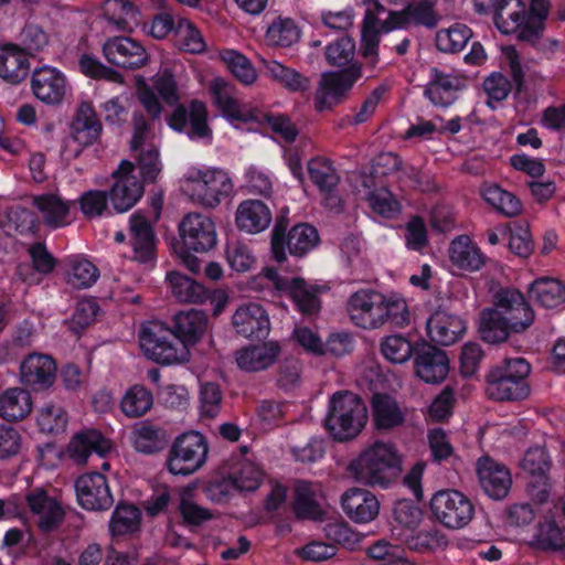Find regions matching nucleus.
<instances>
[{
    "label": "nucleus",
    "mask_w": 565,
    "mask_h": 565,
    "mask_svg": "<svg viewBox=\"0 0 565 565\" xmlns=\"http://www.w3.org/2000/svg\"><path fill=\"white\" fill-rule=\"evenodd\" d=\"M429 505L435 519L447 529H462L471 522L475 515L472 502L458 490L437 491L431 497Z\"/></svg>",
    "instance_id": "nucleus-11"
},
{
    "label": "nucleus",
    "mask_w": 565,
    "mask_h": 565,
    "mask_svg": "<svg viewBox=\"0 0 565 565\" xmlns=\"http://www.w3.org/2000/svg\"><path fill=\"white\" fill-rule=\"evenodd\" d=\"M308 173L311 181L321 190H333L340 178L332 163L324 158H315L308 162Z\"/></svg>",
    "instance_id": "nucleus-63"
},
{
    "label": "nucleus",
    "mask_w": 565,
    "mask_h": 565,
    "mask_svg": "<svg viewBox=\"0 0 565 565\" xmlns=\"http://www.w3.org/2000/svg\"><path fill=\"white\" fill-rule=\"evenodd\" d=\"M533 543L541 550H562L565 546V535L554 521L540 523Z\"/></svg>",
    "instance_id": "nucleus-64"
},
{
    "label": "nucleus",
    "mask_w": 565,
    "mask_h": 565,
    "mask_svg": "<svg viewBox=\"0 0 565 565\" xmlns=\"http://www.w3.org/2000/svg\"><path fill=\"white\" fill-rule=\"evenodd\" d=\"M32 407L31 394L25 388L10 387L0 393V417L7 422L24 419Z\"/></svg>",
    "instance_id": "nucleus-41"
},
{
    "label": "nucleus",
    "mask_w": 565,
    "mask_h": 565,
    "mask_svg": "<svg viewBox=\"0 0 565 565\" xmlns=\"http://www.w3.org/2000/svg\"><path fill=\"white\" fill-rule=\"evenodd\" d=\"M153 405L152 393L145 386H130L121 397L120 409L129 418L145 415Z\"/></svg>",
    "instance_id": "nucleus-53"
},
{
    "label": "nucleus",
    "mask_w": 565,
    "mask_h": 565,
    "mask_svg": "<svg viewBox=\"0 0 565 565\" xmlns=\"http://www.w3.org/2000/svg\"><path fill=\"white\" fill-rule=\"evenodd\" d=\"M98 277V268L87 258L81 255H74L66 258L65 279L73 288H89L97 281Z\"/></svg>",
    "instance_id": "nucleus-44"
},
{
    "label": "nucleus",
    "mask_w": 565,
    "mask_h": 565,
    "mask_svg": "<svg viewBox=\"0 0 565 565\" xmlns=\"http://www.w3.org/2000/svg\"><path fill=\"white\" fill-rule=\"evenodd\" d=\"M461 87L462 81L459 77L433 67L424 95L435 106L447 107L456 100L457 93Z\"/></svg>",
    "instance_id": "nucleus-35"
},
{
    "label": "nucleus",
    "mask_w": 565,
    "mask_h": 565,
    "mask_svg": "<svg viewBox=\"0 0 565 565\" xmlns=\"http://www.w3.org/2000/svg\"><path fill=\"white\" fill-rule=\"evenodd\" d=\"M512 330L508 316L498 310H483L480 318V333L484 341L498 343L505 341Z\"/></svg>",
    "instance_id": "nucleus-51"
},
{
    "label": "nucleus",
    "mask_w": 565,
    "mask_h": 565,
    "mask_svg": "<svg viewBox=\"0 0 565 565\" xmlns=\"http://www.w3.org/2000/svg\"><path fill=\"white\" fill-rule=\"evenodd\" d=\"M372 408L374 423L380 429H391L404 422V413L398 403L386 394H374Z\"/></svg>",
    "instance_id": "nucleus-48"
},
{
    "label": "nucleus",
    "mask_w": 565,
    "mask_h": 565,
    "mask_svg": "<svg viewBox=\"0 0 565 565\" xmlns=\"http://www.w3.org/2000/svg\"><path fill=\"white\" fill-rule=\"evenodd\" d=\"M113 178L110 203L118 213L127 212L141 199L143 184L135 174V166L127 160L121 161Z\"/></svg>",
    "instance_id": "nucleus-16"
},
{
    "label": "nucleus",
    "mask_w": 565,
    "mask_h": 565,
    "mask_svg": "<svg viewBox=\"0 0 565 565\" xmlns=\"http://www.w3.org/2000/svg\"><path fill=\"white\" fill-rule=\"evenodd\" d=\"M439 17L430 1L424 0L408 4L401 11L390 12L384 32L395 29H407L411 25H422L433 29L438 24Z\"/></svg>",
    "instance_id": "nucleus-23"
},
{
    "label": "nucleus",
    "mask_w": 565,
    "mask_h": 565,
    "mask_svg": "<svg viewBox=\"0 0 565 565\" xmlns=\"http://www.w3.org/2000/svg\"><path fill=\"white\" fill-rule=\"evenodd\" d=\"M271 223L269 207L259 200L242 201L235 212V224L242 232L257 234L265 231Z\"/></svg>",
    "instance_id": "nucleus-36"
},
{
    "label": "nucleus",
    "mask_w": 565,
    "mask_h": 565,
    "mask_svg": "<svg viewBox=\"0 0 565 565\" xmlns=\"http://www.w3.org/2000/svg\"><path fill=\"white\" fill-rule=\"evenodd\" d=\"M25 501L41 531L50 532L61 524L64 510L56 498L50 495L45 490H31L25 495Z\"/></svg>",
    "instance_id": "nucleus-22"
},
{
    "label": "nucleus",
    "mask_w": 565,
    "mask_h": 565,
    "mask_svg": "<svg viewBox=\"0 0 565 565\" xmlns=\"http://www.w3.org/2000/svg\"><path fill=\"white\" fill-rule=\"evenodd\" d=\"M70 137L64 140L62 154L67 159L77 158L82 151L95 143L102 134V122L93 105L83 102L72 120Z\"/></svg>",
    "instance_id": "nucleus-12"
},
{
    "label": "nucleus",
    "mask_w": 565,
    "mask_h": 565,
    "mask_svg": "<svg viewBox=\"0 0 565 565\" xmlns=\"http://www.w3.org/2000/svg\"><path fill=\"white\" fill-rule=\"evenodd\" d=\"M128 235L132 248V259L140 264L152 265L156 237L150 221L141 212H135L129 217Z\"/></svg>",
    "instance_id": "nucleus-20"
},
{
    "label": "nucleus",
    "mask_w": 565,
    "mask_h": 565,
    "mask_svg": "<svg viewBox=\"0 0 565 565\" xmlns=\"http://www.w3.org/2000/svg\"><path fill=\"white\" fill-rule=\"evenodd\" d=\"M361 77V68L351 66L342 72L322 75L315 95V108L318 111L331 109L345 98L354 83Z\"/></svg>",
    "instance_id": "nucleus-14"
},
{
    "label": "nucleus",
    "mask_w": 565,
    "mask_h": 565,
    "mask_svg": "<svg viewBox=\"0 0 565 565\" xmlns=\"http://www.w3.org/2000/svg\"><path fill=\"white\" fill-rule=\"evenodd\" d=\"M232 322L236 332L245 338L265 337L270 327L266 310L254 302L238 307L233 315Z\"/></svg>",
    "instance_id": "nucleus-29"
},
{
    "label": "nucleus",
    "mask_w": 565,
    "mask_h": 565,
    "mask_svg": "<svg viewBox=\"0 0 565 565\" xmlns=\"http://www.w3.org/2000/svg\"><path fill=\"white\" fill-rule=\"evenodd\" d=\"M280 352L277 342H265L258 345H247L236 352L238 367L246 372H257L270 366Z\"/></svg>",
    "instance_id": "nucleus-38"
},
{
    "label": "nucleus",
    "mask_w": 565,
    "mask_h": 565,
    "mask_svg": "<svg viewBox=\"0 0 565 565\" xmlns=\"http://www.w3.org/2000/svg\"><path fill=\"white\" fill-rule=\"evenodd\" d=\"M207 118L206 105L200 100H192L189 106L179 105L169 117L168 124L173 130L186 132L191 139L210 142L212 130Z\"/></svg>",
    "instance_id": "nucleus-15"
},
{
    "label": "nucleus",
    "mask_w": 565,
    "mask_h": 565,
    "mask_svg": "<svg viewBox=\"0 0 565 565\" xmlns=\"http://www.w3.org/2000/svg\"><path fill=\"white\" fill-rule=\"evenodd\" d=\"M29 68L24 50L12 43L0 45V77L3 81L19 84L26 77Z\"/></svg>",
    "instance_id": "nucleus-39"
},
{
    "label": "nucleus",
    "mask_w": 565,
    "mask_h": 565,
    "mask_svg": "<svg viewBox=\"0 0 565 565\" xmlns=\"http://www.w3.org/2000/svg\"><path fill=\"white\" fill-rule=\"evenodd\" d=\"M321 487L318 483L298 481L296 483L295 512L298 518L318 520L323 511L321 507Z\"/></svg>",
    "instance_id": "nucleus-42"
},
{
    "label": "nucleus",
    "mask_w": 565,
    "mask_h": 565,
    "mask_svg": "<svg viewBox=\"0 0 565 565\" xmlns=\"http://www.w3.org/2000/svg\"><path fill=\"white\" fill-rule=\"evenodd\" d=\"M365 9L362 31H361V53L367 63L374 67L379 62V45L381 35L386 26V19L380 20L379 14L385 11L379 0H360Z\"/></svg>",
    "instance_id": "nucleus-17"
},
{
    "label": "nucleus",
    "mask_w": 565,
    "mask_h": 565,
    "mask_svg": "<svg viewBox=\"0 0 565 565\" xmlns=\"http://www.w3.org/2000/svg\"><path fill=\"white\" fill-rule=\"evenodd\" d=\"M29 254L31 256L35 273L31 271L30 266L20 265L18 267V274L28 284H40L42 280L41 276L53 271L56 264L55 258L42 243H35L32 245L29 248Z\"/></svg>",
    "instance_id": "nucleus-47"
},
{
    "label": "nucleus",
    "mask_w": 565,
    "mask_h": 565,
    "mask_svg": "<svg viewBox=\"0 0 565 565\" xmlns=\"http://www.w3.org/2000/svg\"><path fill=\"white\" fill-rule=\"evenodd\" d=\"M139 342L149 359L163 365L184 363L190 359V350L174 331L158 320L141 326Z\"/></svg>",
    "instance_id": "nucleus-6"
},
{
    "label": "nucleus",
    "mask_w": 565,
    "mask_h": 565,
    "mask_svg": "<svg viewBox=\"0 0 565 565\" xmlns=\"http://www.w3.org/2000/svg\"><path fill=\"white\" fill-rule=\"evenodd\" d=\"M104 17L120 30H131L139 23V11L129 0H106Z\"/></svg>",
    "instance_id": "nucleus-50"
},
{
    "label": "nucleus",
    "mask_w": 565,
    "mask_h": 565,
    "mask_svg": "<svg viewBox=\"0 0 565 565\" xmlns=\"http://www.w3.org/2000/svg\"><path fill=\"white\" fill-rule=\"evenodd\" d=\"M358 179L361 182L363 190L358 189L359 194H364L372 211L386 218H392L399 212V203L396 201L394 195L386 189H377L371 191L372 179L366 175H359Z\"/></svg>",
    "instance_id": "nucleus-43"
},
{
    "label": "nucleus",
    "mask_w": 565,
    "mask_h": 565,
    "mask_svg": "<svg viewBox=\"0 0 565 565\" xmlns=\"http://www.w3.org/2000/svg\"><path fill=\"white\" fill-rule=\"evenodd\" d=\"M530 363L523 358L504 359L486 376V394L493 401H520L530 395Z\"/></svg>",
    "instance_id": "nucleus-5"
},
{
    "label": "nucleus",
    "mask_w": 565,
    "mask_h": 565,
    "mask_svg": "<svg viewBox=\"0 0 565 565\" xmlns=\"http://www.w3.org/2000/svg\"><path fill=\"white\" fill-rule=\"evenodd\" d=\"M103 54L111 65L128 70L140 68L149 61L145 46L129 36L107 39L103 44Z\"/></svg>",
    "instance_id": "nucleus-18"
},
{
    "label": "nucleus",
    "mask_w": 565,
    "mask_h": 565,
    "mask_svg": "<svg viewBox=\"0 0 565 565\" xmlns=\"http://www.w3.org/2000/svg\"><path fill=\"white\" fill-rule=\"evenodd\" d=\"M300 38V30L290 18L277 17L268 25L266 43L270 46L289 47Z\"/></svg>",
    "instance_id": "nucleus-54"
},
{
    "label": "nucleus",
    "mask_w": 565,
    "mask_h": 565,
    "mask_svg": "<svg viewBox=\"0 0 565 565\" xmlns=\"http://www.w3.org/2000/svg\"><path fill=\"white\" fill-rule=\"evenodd\" d=\"M367 423V408L354 393H334L329 401L326 428L338 441L355 438Z\"/></svg>",
    "instance_id": "nucleus-4"
},
{
    "label": "nucleus",
    "mask_w": 565,
    "mask_h": 565,
    "mask_svg": "<svg viewBox=\"0 0 565 565\" xmlns=\"http://www.w3.org/2000/svg\"><path fill=\"white\" fill-rule=\"evenodd\" d=\"M36 423L41 431L44 433L64 431L67 425V414L61 405L49 402L38 409Z\"/></svg>",
    "instance_id": "nucleus-61"
},
{
    "label": "nucleus",
    "mask_w": 565,
    "mask_h": 565,
    "mask_svg": "<svg viewBox=\"0 0 565 565\" xmlns=\"http://www.w3.org/2000/svg\"><path fill=\"white\" fill-rule=\"evenodd\" d=\"M141 512L134 504L119 503L109 520V533L113 537L135 533L140 525Z\"/></svg>",
    "instance_id": "nucleus-52"
},
{
    "label": "nucleus",
    "mask_w": 565,
    "mask_h": 565,
    "mask_svg": "<svg viewBox=\"0 0 565 565\" xmlns=\"http://www.w3.org/2000/svg\"><path fill=\"white\" fill-rule=\"evenodd\" d=\"M56 374L55 361L47 354L31 353L20 365V381L35 390L50 387Z\"/></svg>",
    "instance_id": "nucleus-26"
},
{
    "label": "nucleus",
    "mask_w": 565,
    "mask_h": 565,
    "mask_svg": "<svg viewBox=\"0 0 565 565\" xmlns=\"http://www.w3.org/2000/svg\"><path fill=\"white\" fill-rule=\"evenodd\" d=\"M207 452L209 446L202 434L184 433L170 447L167 469L174 476H190L204 466Z\"/></svg>",
    "instance_id": "nucleus-10"
},
{
    "label": "nucleus",
    "mask_w": 565,
    "mask_h": 565,
    "mask_svg": "<svg viewBox=\"0 0 565 565\" xmlns=\"http://www.w3.org/2000/svg\"><path fill=\"white\" fill-rule=\"evenodd\" d=\"M318 243V232L309 224L295 225L286 234V226L281 223H276L271 233V252L278 263H282L286 259V246L291 255L302 256L315 248Z\"/></svg>",
    "instance_id": "nucleus-13"
},
{
    "label": "nucleus",
    "mask_w": 565,
    "mask_h": 565,
    "mask_svg": "<svg viewBox=\"0 0 565 565\" xmlns=\"http://www.w3.org/2000/svg\"><path fill=\"white\" fill-rule=\"evenodd\" d=\"M471 36L470 28L462 23H455L437 32L436 45L441 52L456 53L467 45Z\"/></svg>",
    "instance_id": "nucleus-59"
},
{
    "label": "nucleus",
    "mask_w": 565,
    "mask_h": 565,
    "mask_svg": "<svg viewBox=\"0 0 565 565\" xmlns=\"http://www.w3.org/2000/svg\"><path fill=\"white\" fill-rule=\"evenodd\" d=\"M175 38L180 47L190 53H202L206 43L201 31L188 19H179L175 26Z\"/></svg>",
    "instance_id": "nucleus-62"
},
{
    "label": "nucleus",
    "mask_w": 565,
    "mask_h": 565,
    "mask_svg": "<svg viewBox=\"0 0 565 565\" xmlns=\"http://www.w3.org/2000/svg\"><path fill=\"white\" fill-rule=\"evenodd\" d=\"M342 508L345 514L355 523H369L380 512L377 498L367 490L353 488L342 495Z\"/></svg>",
    "instance_id": "nucleus-32"
},
{
    "label": "nucleus",
    "mask_w": 565,
    "mask_h": 565,
    "mask_svg": "<svg viewBox=\"0 0 565 565\" xmlns=\"http://www.w3.org/2000/svg\"><path fill=\"white\" fill-rule=\"evenodd\" d=\"M172 329L186 349L198 343L207 330L209 318L200 310L190 309L174 316Z\"/></svg>",
    "instance_id": "nucleus-40"
},
{
    "label": "nucleus",
    "mask_w": 565,
    "mask_h": 565,
    "mask_svg": "<svg viewBox=\"0 0 565 565\" xmlns=\"http://www.w3.org/2000/svg\"><path fill=\"white\" fill-rule=\"evenodd\" d=\"M347 312L354 326L365 330L380 329L387 323L404 327L409 321L403 297L372 288H361L351 294L347 300Z\"/></svg>",
    "instance_id": "nucleus-1"
},
{
    "label": "nucleus",
    "mask_w": 565,
    "mask_h": 565,
    "mask_svg": "<svg viewBox=\"0 0 565 565\" xmlns=\"http://www.w3.org/2000/svg\"><path fill=\"white\" fill-rule=\"evenodd\" d=\"M269 76L290 92H306L311 87V82L294 68H289L277 61L265 64Z\"/></svg>",
    "instance_id": "nucleus-56"
},
{
    "label": "nucleus",
    "mask_w": 565,
    "mask_h": 565,
    "mask_svg": "<svg viewBox=\"0 0 565 565\" xmlns=\"http://www.w3.org/2000/svg\"><path fill=\"white\" fill-rule=\"evenodd\" d=\"M33 95L44 104H60L66 93V78L55 67L42 66L34 70L31 77Z\"/></svg>",
    "instance_id": "nucleus-24"
},
{
    "label": "nucleus",
    "mask_w": 565,
    "mask_h": 565,
    "mask_svg": "<svg viewBox=\"0 0 565 565\" xmlns=\"http://www.w3.org/2000/svg\"><path fill=\"white\" fill-rule=\"evenodd\" d=\"M482 196L488 204L507 217L516 216L522 212L519 199L497 184L484 185Z\"/></svg>",
    "instance_id": "nucleus-55"
},
{
    "label": "nucleus",
    "mask_w": 565,
    "mask_h": 565,
    "mask_svg": "<svg viewBox=\"0 0 565 565\" xmlns=\"http://www.w3.org/2000/svg\"><path fill=\"white\" fill-rule=\"evenodd\" d=\"M76 497L79 505L89 511L108 510L113 503L109 484L104 475L90 472L75 481Z\"/></svg>",
    "instance_id": "nucleus-19"
},
{
    "label": "nucleus",
    "mask_w": 565,
    "mask_h": 565,
    "mask_svg": "<svg viewBox=\"0 0 565 565\" xmlns=\"http://www.w3.org/2000/svg\"><path fill=\"white\" fill-rule=\"evenodd\" d=\"M448 256L452 266L466 273L480 270L487 260L480 247L468 235H459L450 242Z\"/></svg>",
    "instance_id": "nucleus-31"
},
{
    "label": "nucleus",
    "mask_w": 565,
    "mask_h": 565,
    "mask_svg": "<svg viewBox=\"0 0 565 565\" xmlns=\"http://www.w3.org/2000/svg\"><path fill=\"white\" fill-rule=\"evenodd\" d=\"M478 477L484 492L495 500L503 499L512 484L510 471L488 457L479 459Z\"/></svg>",
    "instance_id": "nucleus-30"
},
{
    "label": "nucleus",
    "mask_w": 565,
    "mask_h": 565,
    "mask_svg": "<svg viewBox=\"0 0 565 565\" xmlns=\"http://www.w3.org/2000/svg\"><path fill=\"white\" fill-rule=\"evenodd\" d=\"M233 189L228 172L217 167L191 166L182 177V190L190 201L206 209L217 207Z\"/></svg>",
    "instance_id": "nucleus-2"
},
{
    "label": "nucleus",
    "mask_w": 565,
    "mask_h": 565,
    "mask_svg": "<svg viewBox=\"0 0 565 565\" xmlns=\"http://www.w3.org/2000/svg\"><path fill=\"white\" fill-rule=\"evenodd\" d=\"M493 20L501 33H518V36L523 41V31L527 29V14L522 0L497 1Z\"/></svg>",
    "instance_id": "nucleus-33"
},
{
    "label": "nucleus",
    "mask_w": 565,
    "mask_h": 565,
    "mask_svg": "<svg viewBox=\"0 0 565 565\" xmlns=\"http://www.w3.org/2000/svg\"><path fill=\"white\" fill-rule=\"evenodd\" d=\"M32 206L39 220L50 228H61L71 223L74 201L65 200L57 193H42L32 198Z\"/></svg>",
    "instance_id": "nucleus-21"
},
{
    "label": "nucleus",
    "mask_w": 565,
    "mask_h": 565,
    "mask_svg": "<svg viewBox=\"0 0 565 565\" xmlns=\"http://www.w3.org/2000/svg\"><path fill=\"white\" fill-rule=\"evenodd\" d=\"M529 297L542 307L558 308L565 303V286L557 279L542 277L531 284Z\"/></svg>",
    "instance_id": "nucleus-45"
},
{
    "label": "nucleus",
    "mask_w": 565,
    "mask_h": 565,
    "mask_svg": "<svg viewBox=\"0 0 565 565\" xmlns=\"http://www.w3.org/2000/svg\"><path fill=\"white\" fill-rule=\"evenodd\" d=\"M178 510L188 525H201L212 519L210 510L196 503L194 492L190 488L180 491Z\"/></svg>",
    "instance_id": "nucleus-60"
},
{
    "label": "nucleus",
    "mask_w": 565,
    "mask_h": 565,
    "mask_svg": "<svg viewBox=\"0 0 565 565\" xmlns=\"http://www.w3.org/2000/svg\"><path fill=\"white\" fill-rule=\"evenodd\" d=\"M209 89L214 105L233 126L264 124L265 113L253 102L238 98L235 87L225 79L214 78L210 83Z\"/></svg>",
    "instance_id": "nucleus-9"
},
{
    "label": "nucleus",
    "mask_w": 565,
    "mask_h": 565,
    "mask_svg": "<svg viewBox=\"0 0 565 565\" xmlns=\"http://www.w3.org/2000/svg\"><path fill=\"white\" fill-rule=\"evenodd\" d=\"M417 375L426 383H439L449 372V360L446 353L435 347L423 348L415 358Z\"/></svg>",
    "instance_id": "nucleus-37"
},
{
    "label": "nucleus",
    "mask_w": 565,
    "mask_h": 565,
    "mask_svg": "<svg viewBox=\"0 0 565 565\" xmlns=\"http://www.w3.org/2000/svg\"><path fill=\"white\" fill-rule=\"evenodd\" d=\"M179 233L183 247L177 250L184 266L196 273L200 269V260L189 250L204 253L212 249L217 243V233L214 221L202 213L191 212L186 214L180 225Z\"/></svg>",
    "instance_id": "nucleus-8"
},
{
    "label": "nucleus",
    "mask_w": 565,
    "mask_h": 565,
    "mask_svg": "<svg viewBox=\"0 0 565 565\" xmlns=\"http://www.w3.org/2000/svg\"><path fill=\"white\" fill-rule=\"evenodd\" d=\"M349 469L358 481L385 488L398 477L401 461L392 444L376 441L351 461Z\"/></svg>",
    "instance_id": "nucleus-3"
},
{
    "label": "nucleus",
    "mask_w": 565,
    "mask_h": 565,
    "mask_svg": "<svg viewBox=\"0 0 565 565\" xmlns=\"http://www.w3.org/2000/svg\"><path fill=\"white\" fill-rule=\"evenodd\" d=\"M148 125L143 118L135 120V132L131 140L132 150H140L138 166L142 180L153 182L161 172L159 152L153 145L147 143Z\"/></svg>",
    "instance_id": "nucleus-27"
},
{
    "label": "nucleus",
    "mask_w": 565,
    "mask_h": 565,
    "mask_svg": "<svg viewBox=\"0 0 565 565\" xmlns=\"http://www.w3.org/2000/svg\"><path fill=\"white\" fill-rule=\"evenodd\" d=\"M263 476V470L256 463L242 460L235 465L228 479L236 490L250 492L258 489Z\"/></svg>",
    "instance_id": "nucleus-57"
},
{
    "label": "nucleus",
    "mask_w": 565,
    "mask_h": 565,
    "mask_svg": "<svg viewBox=\"0 0 565 565\" xmlns=\"http://www.w3.org/2000/svg\"><path fill=\"white\" fill-rule=\"evenodd\" d=\"M423 512L418 505L408 500H399L393 509L392 532L399 539L407 537L420 524Z\"/></svg>",
    "instance_id": "nucleus-49"
},
{
    "label": "nucleus",
    "mask_w": 565,
    "mask_h": 565,
    "mask_svg": "<svg viewBox=\"0 0 565 565\" xmlns=\"http://www.w3.org/2000/svg\"><path fill=\"white\" fill-rule=\"evenodd\" d=\"M113 449L110 440L105 438L98 430H85L73 436L67 445V456L75 463H86L88 458L96 455L106 457Z\"/></svg>",
    "instance_id": "nucleus-28"
},
{
    "label": "nucleus",
    "mask_w": 565,
    "mask_h": 565,
    "mask_svg": "<svg viewBox=\"0 0 565 565\" xmlns=\"http://www.w3.org/2000/svg\"><path fill=\"white\" fill-rule=\"evenodd\" d=\"M465 331V321L459 316L444 310L434 312L427 321L428 337L440 345L455 343Z\"/></svg>",
    "instance_id": "nucleus-34"
},
{
    "label": "nucleus",
    "mask_w": 565,
    "mask_h": 565,
    "mask_svg": "<svg viewBox=\"0 0 565 565\" xmlns=\"http://www.w3.org/2000/svg\"><path fill=\"white\" fill-rule=\"evenodd\" d=\"M250 288L258 291L268 290L279 295H289L298 310L305 316H313L320 310L318 297L320 289L318 287L308 285L301 278H284L274 268H265L255 276L250 281Z\"/></svg>",
    "instance_id": "nucleus-7"
},
{
    "label": "nucleus",
    "mask_w": 565,
    "mask_h": 565,
    "mask_svg": "<svg viewBox=\"0 0 565 565\" xmlns=\"http://www.w3.org/2000/svg\"><path fill=\"white\" fill-rule=\"evenodd\" d=\"M166 281L171 295L180 302L199 303L207 297L201 284L178 271H169Z\"/></svg>",
    "instance_id": "nucleus-46"
},
{
    "label": "nucleus",
    "mask_w": 565,
    "mask_h": 565,
    "mask_svg": "<svg viewBox=\"0 0 565 565\" xmlns=\"http://www.w3.org/2000/svg\"><path fill=\"white\" fill-rule=\"evenodd\" d=\"M218 55L221 61L239 82L250 85L256 81L257 72L245 55L233 49H223Z\"/></svg>",
    "instance_id": "nucleus-58"
},
{
    "label": "nucleus",
    "mask_w": 565,
    "mask_h": 565,
    "mask_svg": "<svg viewBox=\"0 0 565 565\" xmlns=\"http://www.w3.org/2000/svg\"><path fill=\"white\" fill-rule=\"evenodd\" d=\"M502 316H508L512 323L513 332H521L530 327L534 320V313L526 303L523 295L515 289H501L495 295V308Z\"/></svg>",
    "instance_id": "nucleus-25"
}]
</instances>
